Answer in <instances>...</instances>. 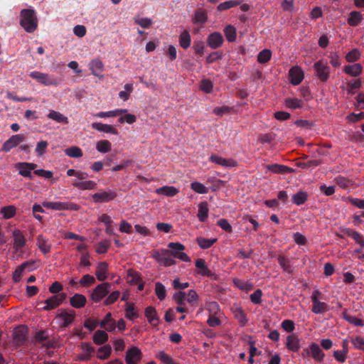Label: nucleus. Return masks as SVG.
<instances>
[{"instance_id": "nucleus-1", "label": "nucleus", "mask_w": 364, "mask_h": 364, "mask_svg": "<svg viewBox=\"0 0 364 364\" xmlns=\"http://www.w3.org/2000/svg\"><path fill=\"white\" fill-rule=\"evenodd\" d=\"M20 24L28 33H33L38 26V19L33 9H24L21 11Z\"/></svg>"}, {"instance_id": "nucleus-2", "label": "nucleus", "mask_w": 364, "mask_h": 364, "mask_svg": "<svg viewBox=\"0 0 364 364\" xmlns=\"http://www.w3.org/2000/svg\"><path fill=\"white\" fill-rule=\"evenodd\" d=\"M167 246L170 250L163 249L164 254H169L174 258L179 259L183 262H191V258L189 256L183 252L186 249L185 245L180 242H169Z\"/></svg>"}, {"instance_id": "nucleus-3", "label": "nucleus", "mask_w": 364, "mask_h": 364, "mask_svg": "<svg viewBox=\"0 0 364 364\" xmlns=\"http://www.w3.org/2000/svg\"><path fill=\"white\" fill-rule=\"evenodd\" d=\"M43 208H46L53 210H71L77 211L80 206L75 203L68 201H44L42 203Z\"/></svg>"}, {"instance_id": "nucleus-4", "label": "nucleus", "mask_w": 364, "mask_h": 364, "mask_svg": "<svg viewBox=\"0 0 364 364\" xmlns=\"http://www.w3.org/2000/svg\"><path fill=\"white\" fill-rule=\"evenodd\" d=\"M314 76L324 83L330 78L331 68L328 63L320 60L314 64Z\"/></svg>"}, {"instance_id": "nucleus-5", "label": "nucleus", "mask_w": 364, "mask_h": 364, "mask_svg": "<svg viewBox=\"0 0 364 364\" xmlns=\"http://www.w3.org/2000/svg\"><path fill=\"white\" fill-rule=\"evenodd\" d=\"M28 328L26 326H18L14 328L12 333V344L16 347L24 346L28 341Z\"/></svg>"}, {"instance_id": "nucleus-6", "label": "nucleus", "mask_w": 364, "mask_h": 364, "mask_svg": "<svg viewBox=\"0 0 364 364\" xmlns=\"http://www.w3.org/2000/svg\"><path fill=\"white\" fill-rule=\"evenodd\" d=\"M117 196L116 191L113 190H100L92 196V198L96 203H103L113 200Z\"/></svg>"}, {"instance_id": "nucleus-7", "label": "nucleus", "mask_w": 364, "mask_h": 364, "mask_svg": "<svg viewBox=\"0 0 364 364\" xmlns=\"http://www.w3.org/2000/svg\"><path fill=\"white\" fill-rule=\"evenodd\" d=\"M111 289V284L108 282H104L98 284L91 294V299L95 302L100 301Z\"/></svg>"}, {"instance_id": "nucleus-8", "label": "nucleus", "mask_w": 364, "mask_h": 364, "mask_svg": "<svg viewBox=\"0 0 364 364\" xmlns=\"http://www.w3.org/2000/svg\"><path fill=\"white\" fill-rule=\"evenodd\" d=\"M56 318L62 321L60 327L63 328H68L74 321L75 318V311L74 310L60 309L57 314Z\"/></svg>"}, {"instance_id": "nucleus-9", "label": "nucleus", "mask_w": 364, "mask_h": 364, "mask_svg": "<svg viewBox=\"0 0 364 364\" xmlns=\"http://www.w3.org/2000/svg\"><path fill=\"white\" fill-rule=\"evenodd\" d=\"M29 76L45 86L57 84L56 80L47 73L33 71L30 73Z\"/></svg>"}, {"instance_id": "nucleus-10", "label": "nucleus", "mask_w": 364, "mask_h": 364, "mask_svg": "<svg viewBox=\"0 0 364 364\" xmlns=\"http://www.w3.org/2000/svg\"><path fill=\"white\" fill-rule=\"evenodd\" d=\"M67 296L65 293L55 294L48 298L44 302L46 305L43 308L45 311H50L57 308L66 299Z\"/></svg>"}, {"instance_id": "nucleus-11", "label": "nucleus", "mask_w": 364, "mask_h": 364, "mask_svg": "<svg viewBox=\"0 0 364 364\" xmlns=\"http://www.w3.org/2000/svg\"><path fill=\"white\" fill-rule=\"evenodd\" d=\"M341 232L343 233V235H337L340 238H343L345 235L351 237L356 243L360 245L361 247H364V237L360 232L348 228H341Z\"/></svg>"}, {"instance_id": "nucleus-12", "label": "nucleus", "mask_w": 364, "mask_h": 364, "mask_svg": "<svg viewBox=\"0 0 364 364\" xmlns=\"http://www.w3.org/2000/svg\"><path fill=\"white\" fill-rule=\"evenodd\" d=\"M25 140L23 134H15L7 139L2 145L1 151L4 152L10 151L13 148L16 147L20 143Z\"/></svg>"}, {"instance_id": "nucleus-13", "label": "nucleus", "mask_w": 364, "mask_h": 364, "mask_svg": "<svg viewBox=\"0 0 364 364\" xmlns=\"http://www.w3.org/2000/svg\"><path fill=\"white\" fill-rule=\"evenodd\" d=\"M206 43L210 48L215 50L220 48L223 46L224 43V38L220 33L213 32L208 36Z\"/></svg>"}, {"instance_id": "nucleus-14", "label": "nucleus", "mask_w": 364, "mask_h": 364, "mask_svg": "<svg viewBox=\"0 0 364 364\" xmlns=\"http://www.w3.org/2000/svg\"><path fill=\"white\" fill-rule=\"evenodd\" d=\"M142 358V353L137 347H132L126 352L125 361L127 364H136Z\"/></svg>"}, {"instance_id": "nucleus-15", "label": "nucleus", "mask_w": 364, "mask_h": 364, "mask_svg": "<svg viewBox=\"0 0 364 364\" xmlns=\"http://www.w3.org/2000/svg\"><path fill=\"white\" fill-rule=\"evenodd\" d=\"M36 166V164L28 162H19L16 164V168L18 169L19 174L30 179H33L31 171H35Z\"/></svg>"}, {"instance_id": "nucleus-16", "label": "nucleus", "mask_w": 364, "mask_h": 364, "mask_svg": "<svg viewBox=\"0 0 364 364\" xmlns=\"http://www.w3.org/2000/svg\"><path fill=\"white\" fill-rule=\"evenodd\" d=\"M209 161L225 168H232L237 166V163L232 159H225L217 154H212Z\"/></svg>"}, {"instance_id": "nucleus-17", "label": "nucleus", "mask_w": 364, "mask_h": 364, "mask_svg": "<svg viewBox=\"0 0 364 364\" xmlns=\"http://www.w3.org/2000/svg\"><path fill=\"white\" fill-rule=\"evenodd\" d=\"M12 236L14 237V249L16 251H18L26 245V238L20 230L14 229L12 232Z\"/></svg>"}, {"instance_id": "nucleus-18", "label": "nucleus", "mask_w": 364, "mask_h": 364, "mask_svg": "<svg viewBox=\"0 0 364 364\" xmlns=\"http://www.w3.org/2000/svg\"><path fill=\"white\" fill-rule=\"evenodd\" d=\"M304 72L298 67L294 66L289 70V77L291 78V82L294 85H299L304 79Z\"/></svg>"}, {"instance_id": "nucleus-19", "label": "nucleus", "mask_w": 364, "mask_h": 364, "mask_svg": "<svg viewBox=\"0 0 364 364\" xmlns=\"http://www.w3.org/2000/svg\"><path fill=\"white\" fill-rule=\"evenodd\" d=\"M36 245L44 255H47L50 252L51 245L48 242V240L43 235H38L36 237Z\"/></svg>"}, {"instance_id": "nucleus-20", "label": "nucleus", "mask_w": 364, "mask_h": 364, "mask_svg": "<svg viewBox=\"0 0 364 364\" xmlns=\"http://www.w3.org/2000/svg\"><path fill=\"white\" fill-rule=\"evenodd\" d=\"M310 353L311 356L315 361L318 363L323 362L325 354L317 343H311L310 344Z\"/></svg>"}, {"instance_id": "nucleus-21", "label": "nucleus", "mask_w": 364, "mask_h": 364, "mask_svg": "<svg viewBox=\"0 0 364 364\" xmlns=\"http://www.w3.org/2000/svg\"><path fill=\"white\" fill-rule=\"evenodd\" d=\"M145 316L146 317L149 323L154 326H156L159 323V316L156 309L154 306H149L145 309L144 311Z\"/></svg>"}, {"instance_id": "nucleus-22", "label": "nucleus", "mask_w": 364, "mask_h": 364, "mask_svg": "<svg viewBox=\"0 0 364 364\" xmlns=\"http://www.w3.org/2000/svg\"><path fill=\"white\" fill-rule=\"evenodd\" d=\"M91 127L92 129L100 132H103L114 135H117L119 134L117 129L110 124H102L101 122H93Z\"/></svg>"}, {"instance_id": "nucleus-23", "label": "nucleus", "mask_w": 364, "mask_h": 364, "mask_svg": "<svg viewBox=\"0 0 364 364\" xmlns=\"http://www.w3.org/2000/svg\"><path fill=\"white\" fill-rule=\"evenodd\" d=\"M108 264L106 262H100L96 268L95 275L97 279L103 282L107 278Z\"/></svg>"}, {"instance_id": "nucleus-24", "label": "nucleus", "mask_w": 364, "mask_h": 364, "mask_svg": "<svg viewBox=\"0 0 364 364\" xmlns=\"http://www.w3.org/2000/svg\"><path fill=\"white\" fill-rule=\"evenodd\" d=\"M287 348L293 352H297L300 348V340L295 334L289 335L287 338Z\"/></svg>"}, {"instance_id": "nucleus-25", "label": "nucleus", "mask_w": 364, "mask_h": 364, "mask_svg": "<svg viewBox=\"0 0 364 364\" xmlns=\"http://www.w3.org/2000/svg\"><path fill=\"white\" fill-rule=\"evenodd\" d=\"M100 326L106 331L111 332L116 328L115 321L112 318L111 313H107L100 323Z\"/></svg>"}, {"instance_id": "nucleus-26", "label": "nucleus", "mask_w": 364, "mask_h": 364, "mask_svg": "<svg viewBox=\"0 0 364 364\" xmlns=\"http://www.w3.org/2000/svg\"><path fill=\"white\" fill-rule=\"evenodd\" d=\"M87 302L86 297L80 294H75L70 298V305L76 309H81L85 306Z\"/></svg>"}, {"instance_id": "nucleus-27", "label": "nucleus", "mask_w": 364, "mask_h": 364, "mask_svg": "<svg viewBox=\"0 0 364 364\" xmlns=\"http://www.w3.org/2000/svg\"><path fill=\"white\" fill-rule=\"evenodd\" d=\"M90 69L93 75L99 77L104 70L102 61L99 58L93 59L90 63Z\"/></svg>"}, {"instance_id": "nucleus-28", "label": "nucleus", "mask_w": 364, "mask_h": 364, "mask_svg": "<svg viewBox=\"0 0 364 364\" xmlns=\"http://www.w3.org/2000/svg\"><path fill=\"white\" fill-rule=\"evenodd\" d=\"M343 71L348 75L352 77H357L362 73L363 66L360 63L346 65L343 68Z\"/></svg>"}, {"instance_id": "nucleus-29", "label": "nucleus", "mask_w": 364, "mask_h": 364, "mask_svg": "<svg viewBox=\"0 0 364 364\" xmlns=\"http://www.w3.org/2000/svg\"><path fill=\"white\" fill-rule=\"evenodd\" d=\"M48 119H50L57 123L68 124L69 123L68 118L61 114L60 112L55 110H50L47 115Z\"/></svg>"}, {"instance_id": "nucleus-30", "label": "nucleus", "mask_w": 364, "mask_h": 364, "mask_svg": "<svg viewBox=\"0 0 364 364\" xmlns=\"http://www.w3.org/2000/svg\"><path fill=\"white\" fill-rule=\"evenodd\" d=\"M311 311L316 314H323L328 311V306L326 303L320 301L318 299H314Z\"/></svg>"}, {"instance_id": "nucleus-31", "label": "nucleus", "mask_w": 364, "mask_h": 364, "mask_svg": "<svg viewBox=\"0 0 364 364\" xmlns=\"http://www.w3.org/2000/svg\"><path fill=\"white\" fill-rule=\"evenodd\" d=\"M363 19V15L360 11H353L349 14L347 23L350 26L355 27Z\"/></svg>"}, {"instance_id": "nucleus-32", "label": "nucleus", "mask_w": 364, "mask_h": 364, "mask_svg": "<svg viewBox=\"0 0 364 364\" xmlns=\"http://www.w3.org/2000/svg\"><path fill=\"white\" fill-rule=\"evenodd\" d=\"M309 198V195L304 191H299L294 194L291 198L292 203L296 205H301L304 204Z\"/></svg>"}, {"instance_id": "nucleus-33", "label": "nucleus", "mask_w": 364, "mask_h": 364, "mask_svg": "<svg viewBox=\"0 0 364 364\" xmlns=\"http://www.w3.org/2000/svg\"><path fill=\"white\" fill-rule=\"evenodd\" d=\"M195 265L199 269V274L206 277H210L212 275L211 271L208 268L203 259H197L196 260Z\"/></svg>"}, {"instance_id": "nucleus-34", "label": "nucleus", "mask_w": 364, "mask_h": 364, "mask_svg": "<svg viewBox=\"0 0 364 364\" xmlns=\"http://www.w3.org/2000/svg\"><path fill=\"white\" fill-rule=\"evenodd\" d=\"M108 334L102 330L96 331L92 336V341L96 345H102L108 341Z\"/></svg>"}, {"instance_id": "nucleus-35", "label": "nucleus", "mask_w": 364, "mask_h": 364, "mask_svg": "<svg viewBox=\"0 0 364 364\" xmlns=\"http://www.w3.org/2000/svg\"><path fill=\"white\" fill-rule=\"evenodd\" d=\"M179 191L174 186H164L156 190V193L159 195H164L168 197L176 196Z\"/></svg>"}, {"instance_id": "nucleus-36", "label": "nucleus", "mask_w": 364, "mask_h": 364, "mask_svg": "<svg viewBox=\"0 0 364 364\" xmlns=\"http://www.w3.org/2000/svg\"><path fill=\"white\" fill-rule=\"evenodd\" d=\"M266 168L274 173H285L291 171V168L278 164H267Z\"/></svg>"}, {"instance_id": "nucleus-37", "label": "nucleus", "mask_w": 364, "mask_h": 364, "mask_svg": "<svg viewBox=\"0 0 364 364\" xmlns=\"http://www.w3.org/2000/svg\"><path fill=\"white\" fill-rule=\"evenodd\" d=\"M208 205L206 201H203L198 205V211L197 216L200 222H204L208 217Z\"/></svg>"}, {"instance_id": "nucleus-38", "label": "nucleus", "mask_w": 364, "mask_h": 364, "mask_svg": "<svg viewBox=\"0 0 364 364\" xmlns=\"http://www.w3.org/2000/svg\"><path fill=\"white\" fill-rule=\"evenodd\" d=\"M73 186L80 190H93L95 188L97 183L94 181H75Z\"/></svg>"}, {"instance_id": "nucleus-39", "label": "nucleus", "mask_w": 364, "mask_h": 364, "mask_svg": "<svg viewBox=\"0 0 364 364\" xmlns=\"http://www.w3.org/2000/svg\"><path fill=\"white\" fill-rule=\"evenodd\" d=\"M285 106L291 109H296L298 108H301L304 105V102L301 100H299L296 97H288L285 99L284 102Z\"/></svg>"}, {"instance_id": "nucleus-40", "label": "nucleus", "mask_w": 364, "mask_h": 364, "mask_svg": "<svg viewBox=\"0 0 364 364\" xmlns=\"http://www.w3.org/2000/svg\"><path fill=\"white\" fill-rule=\"evenodd\" d=\"M277 261L281 267L284 272L288 274H291L293 272L292 267L290 264V260L284 255H279Z\"/></svg>"}, {"instance_id": "nucleus-41", "label": "nucleus", "mask_w": 364, "mask_h": 364, "mask_svg": "<svg viewBox=\"0 0 364 364\" xmlns=\"http://www.w3.org/2000/svg\"><path fill=\"white\" fill-rule=\"evenodd\" d=\"M217 242L216 238L207 239L202 237L196 238V242L201 249L206 250L210 248Z\"/></svg>"}, {"instance_id": "nucleus-42", "label": "nucleus", "mask_w": 364, "mask_h": 364, "mask_svg": "<svg viewBox=\"0 0 364 364\" xmlns=\"http://www.w3.org/2000/svg\"><path fill=\"white\" fill-rule=\"evenodd\" d=\"M191 38L188 31H183L179 37V44L183 49H187L190 47Z\"/></svg>"}, {"instance_id": "nucleus-43", "label": "nucleus", "mask_w": 364, "mask_h": 364, "mask_svg": "<svg viewBox=\"0 0 364 364\" xmlns=\"http://www.w3.org/2000/svg\"><path fill=\"white\" fill-rule=\"evenodd\" d=\"M223 31L228 42H234L236 40V29L233 26L228 25L226 27H225Z\"/></svg>"}, {"instance_id": "nucleus-44", "label": "nucleus", "mask_w": 364, "mask_h": 364, "mask_svg": "<svg viewBox=\"0 0 364 364\" xmlns=\"http://www.w3.org/2000/svg\"><path fill=\"white\" fill-rule=\"evenodd\" d=\"M96 149L100 153H107L111 151V142L106 139L98 141L96 144Z\"/></svg>"}, {"instance_id": "nucleus-45", "label": "nucleus", "mask_w": 364, "mask_h": 364, "mask_svg": "<svg viewBox=\"0 0 364 364\" xmlns=\"http://www.w3.org/2000/svg\"><path fill=\"white\" fill-rule=\"evenodd\" d=\"M1 213L4 219H10L14 217L16 213V208L14 205H6L1 209Z\"/></svg>"}, {"instance_id": "nucleus-46", "label": "nucleus", "mask_w": 364, "mask_h": 364, "mask_svg": "<svg viewBox=\"0 0 364 364\" xmlns=\"http://www.w3.org/2000/svg\"><path fill=\"white\" fill-rule=\"evenodd\" d=\"M97 353V358H99L100 360H106L111 355V346L109 345L103 346L98 348Z\"/></svg>"}, {"instance_id": "nucleus-47", "label": "nucleus", "mask_w": 364, "mask_h": 364, "mask_svg": "<svg viewBox=\"0 0 364 364\" xmlns=\"http://www.w3.org/2000/svg\"><path fill=\"white\" fill-rule=\"evenodd\" d=\"M343 318L348 323L353 324L355 326H363L364 322L362 319L358 318L355 316L348 315L345 310L343 313Z\"/></svg>"}, {"instance_id": "nucleus-48", "label": "nucleus", "mask_w": 364, "mask_h": 364, "mask_svg": "<svg viewBox=\"0 0 364 364\" xmlns=\"http://www.w3.org/2000/svg\"><path fill=\"white\" fill-rule=\"evenodd\" d=\"M241 0H230L220 4L218 6V10L220 11L228 10L232 7L237 6L241 4Z\"/></svg>"}, {"instance_id": "nucleus-49", "label": "nucleus", "mask_w": 364, "mask_h": 364, "mask_svg": "<svg viewBox=\"0 0 364 364\" xmlns=\"http://www.w3.org/2000/svg\"><path fill=\"white\" fill-rule=\"evenodd\" d=\"M233 282L237 288L243 291H248L253 289V284L247 281H244L240 279H235Z\"/></svg>"}, {"instance_id": "nucleus-50", "label": "nucleus", "mask_w": 364, "mask_h": 364, "mask_svg": "<svg viewBox=\"0 0 364 364\" xmlns=\"http://www.w3.org/2000/svg\"><path fill=\"white\" fill-rule=\"evenodd\" d=\"M65 153L67 156L71 158H80L82 156V149L76 146H71L65 150Z\"/></svg>"}, {"instance_id": "nucleus-51", "label": "nucleus", "mask_w": 364, "mask_h": 364, "mask_svg": "<svg viewBox=\"0 0 364 364\" xmlns=\"http://www.w3.org/2000/svg\"><path fill=\"white\" fill-rule=\"evenodd\" d=\"M235 317L242 326H245L248 321L246 314L240 307H236L234 310Z\"/></svg>"}, {"instance_id": "nucleus-52", "label": "nucleus", "mask_w": 364, "mask_h": 364, "mask_svg": "<svg viewBox=\"0 0 364 364\" xmlns=\"http://www.w3.org/2000/svg\"><path fill=\"white\" fill-rule=\"evenodd\" d=\"M155 293L159 300H164L166 296L165 286L161 282H156L155 284Z\"/></svg>"}, {"instance_id": "nucleus-53", "label": "nucleus", "mask_w": 364, "mask_h": 364, "mask_svg": "<svg viewBox=\"0 0 364 364\" xmlns=\"http://www.w3.org/2000/svg\"><path fill=\"white\" fill-rule=\"evenodd\" d=\"M272 57V52L269 49H264L260 51L257 55V60L260 63H266Z\"/></svg>"}, {"instance_id": "nucleus-54", "label": "nucleus", "mask_w": 364, "mask_h": 364, "mask_svg": "<svg viewBox=\"0 0 364 364\" xmlns=\"http://www.w3.org/2000/svg\"><path fill=\"white\" fill-rule=\"evenodd\" d=\"M321 164V160H309L307 161L299 162L297 166L303 169H308L311 167H316Z\"/></svg>"}, {"instance_id": "nucleus-55", "label": "nucleus", "mask_w": 364, "mask_h": 364, "mask_svg": "<svg viewBox=\"0 0 364 364\" xmlns=\"http://www.w3.org/2000/svg\"><path fill=\"white\" fill-rule=\"evenodd\" d=\"M335 181L337 183L338 186L341 188L345 189L349 187L353 184V182L351 180L341 176H338L335 178Z\"/></svg>"}, {"instance_id": "nucleus-56", "label": "nucleus", "mask_w": 364, "mask_h": 364, "mask_svg": "<svg viewBox=\"0 0 364 364\" xmlns=\"http://www.w3.org/2000/svg\"><path fill=\"white\" fill-rule=\"evenodd\" d=\"M134 20L135 23L139 25L143 28H149L152 24V21L146 17L140 18L139 16H135Z\"/></svg>"}, {"instance_id": "nucleus-57", "label": "nucleus", "mask_w": 364, "mask_h": 364, "mask_svg": "<svg viewBox=\"0 0 364 364\" xmlns=\"http://www.w3.org/2000/svg\"><path fill=\"white\" fill-rule=\"evenodd\" d=\"M360 58V51L354 48L350 52H348L346 55V60L349 63H353L359 60Z\"/></svg>"}, {"instance_id": "nucleus-58", "label": "nucleus", "mask_w": 364, "mask_h": 364, "mask_svg": "<svg viewBox=\"0 0 364 364\" xmlns=\"http://www.w3.org/2000/svg\"><path fill=\"white\" fill-rule=\"evenodd\" d=\"M191 188L195 192L200 194H205L208 192V189L201 183L193 182L191 184Z\"/></svg>"}, {"instance_id": "nucleus-59", "label": "nucleus", "mask_w": 364, "mask_h": 364, "mask_svg": "<svg viewBox=\"0 0 364 364\" xmlns=\"http://www.w3.org/2000/svg\"><path fill=\"white\" fill-rule=\"evenodd\" d=\"M127 276L131 279L130 282L134 284H139L141 281L140 274L133 269H129Z\"/></svg>"}, {"instance_id": "nucleus-60", "label": "nucleus", "mask_w": 364, "mask_h": 364, "mask_svg": "<svg viewBox=\"0 0 364 364\" xmlns=\"http://www.w3.org/2000/svg\"><path fill=\"white\" fill-rule=\"evenodd\" d=\"M156 358L164 364H177L167 353L164 351H160Z\"/></svg>"}, {"instance_id": "nucleus-61", "label": "nucleus", "mask_w": 364, "mask_h": 364, "mask_svg": "<svg viewBox=\"0 0 364 364\" xmlns=\"http://www.w3.org/2000/svg\"><path fill=\"white\" fill-rule=\"evenodd\" d=\"M125 317L129 320H133L139 316V314L135 311L133 304H129L125 309Z\"/></svg>"}, {"instance_id": "nucleus-62", "label": "nucleus", "mask_w": 364, "mask_h": 364, "mask_svg": "<svg viewBox=\"0 0 364 364\" xmlns=\"http://www.w3.org/2000/svg\"><path fill=\"white\" fill-rule=\"evenodd\" d=\"M207 14L202 9H198L195 14V22L199 23H204L207 21Z\"/></svg>"}, {"instance_id": "nucleus-63", "label": "nucleus", "mask_w": 364, "mask_h": 364, "mask_svg": "<svg viewBox=\"0 0 364 364\" xmlns=\"http://www.w3.org/2000/svg\"><path fill=\"white\" fill-rule=\"evenodd\" d=\"M193 49L196 55L202 56L205 49L204 43L201 41H195L193 42Z\"/></svg>"}, {"instance_id": "nucleus-64", "label": "nucleus", "mask_w": 364, "mask_h": 364, "mask_svg": "<svg viewBox=\"0 0 364 364\" xmlns=\"http://www.w3.org/2000/svg\"><path fill=\"white\" fill-rule=\"evenodd\" d=\"M110 246V242L108 240H105L98 243L96 252L98 254H105L107 252Z\"/></svg>"}]
</instances>
